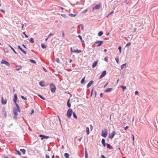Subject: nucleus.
<instances>
[{
    "instance_id": "obj_20",
    "label": "nucleus",
    "mask_w": 158,
    "mask_h": 158,
    "mask_svg": "<svg viewBox=\"0 0 158 158\" xmlns=\"http://www.w3.org/2000/svg\"><path fill=\"white\" fill-rule=\"evenodd\" d=\"M22 67V66L21 65L17 66H16L17 68L15 69V70L17 71L21 69Z\"/></svg>"
},
{
    "instance_id": "obj_15",
    "label": "nucleus",
    "mask_w": 158,
    "mask_h": 158,
    "mask_svg": "<svg viewBox=\"0 0 158 158\" xmlns=\"http://www.w3.org/2000/svg\"><path fill=\"white\" fill-rule=\"evenodd\" d=\"M39 85L42 87H44L45 86V85H44V82L43 81H41L39 83Z\"/></svg>"
},
{
    "instance_id": "obj_36",
    "label": "nucleus",
    "mask_w": 158,
    "mask_h": 158,
    "mask_svg": "<svg viewBox=\"0 0 158 158\" xmlns=\"http://www.w3.org/2000/svg\"><path fill=\"white\" fill-rule=\"evenodd\" d=\"M85 77H84V78H83L81 80V84H83V83H84V82H85Z\"/></svg>"
},
{
    "instance_id": "obj_17",
    "label": "nucleus",
    "mask_w": 158,
    "mask_h": 158,
    "mask_svg": "<svg viewBox=\"0 0 158 158\" xmlns=\"http://www.w3.org/2000/svg\"><path fill=\"white\" fill-rule=\"evenodd\" d=\"M126 65H127V64L126 63H125V64H122L121 66V69H123L124 68H125L126 67Z\"/></svg>"
},
{
    "instance_id": "obj_7",
    "label": "nucleus",
    "mask_w": 158,
    "mask_h": 158,
    "mask_svg": "<svg viewBox=\"0 0 158 158\" xmlns=\"http://www.w3.org/2000/svg\"><path fill=\"white\" fill-rule=\"evenodd\" d=\"M115 132L114 131H113L112 132L110 133L109 135V137L110 139H112L113 138Z\"/></svg>"
},
{
    "instance_id": "obj_60",
    "label": "nucleus",
    "mask_w": 158,
    "mask_h": 158,
    "mask_svg": "<svg viewBox=\"0 0 158 158\" xmlns=\"http://www.w3.org/2000/svg\"><path fill=\"white\" fill-rule=\"evenodd\" d=\"M58 7L60 8L62 10H63L64 9V8L58 6Z\"/></svg>"
},
{
    "instance_id": "obj_48",
    "label": "nucleus",
    "mask_w": 158,
    "mask_h": 158,
    "mask_svg": "<svg viewBox=\"0 0 158 158\" xmlns=\"http://www.w3.org/2000/svg\"><path fill=\"white\" fill-rule=\"evenodd\" d=\"M53 35L52 33H50L48 35V38H49L50 36H52Z\"/></svg>"
},
{
    "instance_id": "obj_52",
    "label": "nucleus",
    "mask_w": 158,
    "mask_h": 158,
    "mask_svg": "<svg viewBox=\"0 0 158 158\" xmlns=\"http://www.w3.org/2000/svg\"><path fill=\"white\" fill-rule=\"evenodd\" d=\"M87 11V9H86L85 10H84L82 12V13H85Z\"/></svg>"
},
{
    "instance_id": "obj_18",
    "label": "nucleus",
    "mask_w": 158,
    "mask_h": 158,
    "mask_svg": "<svg viewBox=\"0 0 158 158\" xmlns=\"http://www.w3.org/2000/svg\"><path fill=\"white\" fill-rule=\"evenodd\" d=\"M112 88H108L105 91V92H110L112 90Z\"/></svg>"
},
{
    "instance_id": "obj_26",
    "label": "nucleus",
    "mask_w": 158,
    "mask_h": 158,
    "mask_svg": "<svg viewBox=\"0 0 158 158\" xmlns=\"http://www.w3.org/2000/svg\"><path fill=\"white\" fill-rule=\"evenodd\" d=\"M86 131L87 135H88L89 133V128L88 127H87L86 128Z\"/></svg>"
},
{
    "instance_id": "obj_47",
    "label": "nucleus",
    "mask_w": 158,
    "mask_h": 158,
    "mask_svg": "<svg viewBox=\"0 0 158 158\" xmlns=\"http://www.w3.org/2000/svg\"><path fill=\"white\" fill-rule=\"evenodd\" d=\"M105 60L106 61H108V57H106L104 58Z\"/></svg>"
},
{
    "instance_id": "obj_9",
    "label": "nucleus",
    "mask_w": 158,
    "mask_h": 158,
    "mask_svg": "<svg viewBox=\"0 0 158 158\" xmlns=\"http://www.w3.org/2000/svg\"><path fill=\"white\" fill-rule=\"evenodd\" d=\"M2 103V104L5 105L6 104L7 102L6 99H4L3 97L2 98L1 100Z\"/></svg>"
},
{
    "instance_id": "obj_55",
    "label": "nucleus",
    "mask_w": 158,
    "mask_h": 158,
    "mask_svg": "<svg viewBox=\"0 0 158 158\" xmlns=\"http://www.w3.org/2000/svg\"><path fill=\"white\" fill-rule=\"evenodd\" d=\"M46 158H50L49 157V156L48 155H46Z\"/></svg>"
},
{
    "instance_id": "obj_57",
    "label": "nucleus",
    "mask_w": 158,
    "mask_h": 158,
    "mask_svg": "<svg viewBox=\"0 0 158 158\" xmlns=\"http://www.w3.org/2000/svg\"><path fill=\"white\" fill-rule=\"evenodd\" d=\"M90 129H91V130H92L93 129V126L92 125H90Z\"/></svg>"
},
{
    "instance_id": "obj_35",
    "label": "nucleus",
    "mask_w": 158,
    "mask_h": 158,
    "mask_svg": "<svg viewBox=\"0 0 158 158\" xmlns=\"http://www.w3.org/2000/svg\"><path fill=\"white\" fill-rule=\"evenodd\" d=\"M115 60L117 63L118 64L119 63V59H118V57H116L115 58Z\"/></svg>"
},
{
    "instance_id": "obj_27",
    "label": "nucleus",
    "mask_w": 158,
    "mask_h": 158,
    "mask_svg": "<svg viewBox=\"0 0 158 158\" xmlns=\"http://www.w3.org/2000/svg\"><path fill=\"white\" fill-rule=\"evenodd\" d=\"M20 151L23 154H24L25 152V150L24 149H21L20 150Z\"/></svg>"
},
{
    "instance_id": "obj_31",
    "label": "nucleus",
    "mask_w": 158,
    "mask_h": 158,
    "mask_svg": "<svg viewBox=\"0 0 158 158\" xmlns=\"http://www.w3.org/2000/svg\"><path fill=\"white\" fill-rule=\"evenodd\" d=\"M73 117L77 119V117L76 115V114L74 112H73Z\"/></svg>"
},
{
    "instance_id": "obj_51",
    "label": "nucleus",
    "mask_w": 158,
    "mask_h": 158,
    "mask_svg": "<svg viewBox=\"0 0 158 158\" xmlns=\"http://www.w3.org/2000/svg\"><path fill=\"white\" fill-rule=\"evenodd\" d=\"M138 94H139V93H138V92L137 91H135V94L138 95Z\"/></svg>"
},
{
    "instance_id": "obj_40",
    "label": "nucleus",
    "mask_w": 158,
    "mask_h": 158,
    "mask_svg": "<svg viewBox=\"0 0 158 158\" xmlns=\"http://www.w3.org/2000/svg\"><path fill=\"white\" fill-rule=\"evenodd\" d=\"M15 150L17 152V154H18V155H21V153L19 152V151L17 150Z\"/></svg>"
},
{
    "instance_id": "obj_12",
    "label": "nucleus",
    "mask_w": 158,
    "mask_h": 158,
    "mask_svg": "<svg viewBox=\"0 0 158 158\" xmlns=\"http://www.w3.org/2000/svg\"><path fill=\"white\" fill-rule=\"evenodd\" d=\"M101 6V3L96 5L95 7L93 8V9H99Z\"/></svg>"
},
{
    "instance_id": "obj_39",
    "label": "nucleus",
    "mask_w": 158,
    "mask_h": 158,
    "mask_svg": "<svg viewBox=\"0 0 158 158\" xmlns=\"http://www.w3.org/2000/svg\"><path fill=\"white\" fill-rule=\"evenodd\" d=\"M56 62L58 63H59L60 62L59 59L58 58H57L56 59Z\"/></svg>"
},
{
    "instance_id": "obj_2",
    "label": "nucleus",
    "mask_w": 158,
    "mask_h": 158,
    "mask_svg": "<svg viewBox=\"0 0 158 158\" xmlns=\"http://www.w3.org/2000/svg\"><path fill=\"white\" fill-rule=\"evenodd\" d=\"M73 110L70 108L69 109L67 112L66 115L69 118H70L71 116L73 113Z\"/></svg>"
},
{
    "instance_id": "obj_58",
    "label": "nucleus",
    "mask_w": 158,
    "mask_h": 158,
    "mask_svg": "<svg viewBox=\"0 0 158 158\" xmlns=\"http://www.w3.org/2000/svg\"><path fill=\"white\" fill-rule=\"evenodd\" d=\"M128 128V126H127L126 127H124V129L125 130H126Z\"/></svg>"
},
{
    "instance_id": "obj_8",
    "label": "nucleus",
    "mask_w": 158,
    "mask_h": 158,
    "mask_svg": "<svg viewBox=\"0 0 158 158\" xmlns=\"http://www.w3.org/2000/svg\"><path fill=\"white\" fill-rule=\"evenodd\" d=\"M1 63L2 64H5L6 65L8 66H9V65H10L9 63L8 62L4 60H2Z\"/></svg>"
},
{
    "instance_id": "obj_41",
    "label": "nucleus",
    "mask_w": 158,
    "mask_h": 158,
    "mask_svg": "<svg viewBox=\"0 0 158 158\" xmlns=\"http://www.w3.org/2000/svg\"><path fill=\"white\" fill-rule=\"evenodd\" d=\"M21 98L23 100H27V98H26L24 97L23 96H21Z\"/></svg>"
},
{
    "instance_id": "obj_62",
    "label": "nucleus",
    "mask_w": 158,
    "mask_h": 158,
    "mask_svg": "<svg viewBox=\"0 0 158 158\" xmlns=\"http://www.w3.org/2000/svg\"><path fill=\"white\" fill-rule=\"evenodd\" d=\"M13 51L16 54H17V53L15 52V50L14 49H13Z\"/></svg>"
},
{
    "instance_id": "obj_45",
    "label": "nucleus",
    "mask_w": 158,
    "mask_h": 158,
    "mask_svg": "<svg viewBox=\"0 0 158 158\" xmlns=\"http://www.w3.org/2000/svg\"><path fill=\"white\" fill-rule=\"evenodd\" d=\"M107 148H109L110 146V144H109L108 143L107 144Z\"/></svg>"
},
{
    "instance_id": "obj_32",
    "label": "nucleus",
    "mask_w": 158,
    "mask_h": 158,
    "mask_svg": "<svg viewBox=\"0 0 158 158\" xmlns=\"http://www.w3.org/2000/svg\"><path fill=\"white\" fill-rule=\"evenodd\" d=\"M29 41L31 43H33L34 42V40L33 39V38H31L30 40H29Z\"/></svg>"
},
{
    "instance_id": "obj_34",
    "label": "nucleus",
    "mask_w": 158,
    "mask_h": 158,
    "mask_svg": "<svg viewBox=\"0 0 158 158\" xmlns=\"http://www.w3.org/2000/svg\"><path fill=\"white\" fill-rule=\"evenodd\" d=\"M29 61L31 63L35 64H36V63L35 61L33 60H30Z\"/></svg>"
},
{
    "instance_id": "obj_21",
    "label": "nucleus",
    "mask_w": 158,
    "mask_h": 158,
    "mask_svg": "<svg viewBox=\"0 0 158 158\" xmlns=\"http://www.w3.org/2000/svg\"><path fill=\"white\" fill-rule=\"evenodd\" d=\"M73 52L77 53H79L81 52V50H76L73 51Z\"/></svg>"
},
{
    "instance_id": "obj_5",
    "label": "nucleus",
    "mask_w": 158,
    "mask_h": 158,
    "mask_svg": "<svg viewBox=\"0 0 158 158\" xmlns=\"http://www.w3.org/2000/svg\"><path fill=\"white\" fill-rule=\"evenodd\" d=\"M103 43L102 41H99L95 42V44L96 45L97 47L100 46Z\"/></svg>"
},
{
    "instance_id": "obj_59",
    "label": "nucleus",
    "mask_w": 158,
    "mask_h": 158,
    "mask_svg": "<svg viewBox=\"0 0 158 158\" xmlns=\"http://www.w3.org/2000/svg\"><path fill=\"white\" fill-rule=\"evenodd\" d=\"M34 113V110H31V114H32Z\"/></svg>"
},
{
    "instance_id": "obj_44",
    "label": "nucleus",
    "mask_w": 158,
    "mask_h": 158,
    "mask_svg": "<svg viewBox=\"0 0 158 158\" xmlns=\"http://www.w3.org/2000/svg\"><path fill=\"white\" fill-rule=\"evenodd\" d=\"M131 44V43H130V42H129L128 43H127V44L126 45V47L127 46H129Z\"/></svg>"
},
{
    "instance_id": "obj_38",
    "label": "nucleus",
    "mask_w": 158,
    "mask_h": 158,
    "mask_svg": "<svg viewBox=\"0 0 158 158\" xmlns=\"http://www.w3.org/2000/svg\"><path fill=\"white\" fill-rule=\"evenodd\" d=\"M38 96L40 97L41 98H42V99H43V100H45V98H44L43 97H42L41 95H40V94H38Z\"/></svg>"
},
{
    "instance_id": "obj_61",
    "label": "nucleus",
    "mask_w": 158,
    "mask_h": 158,
    "mask_svg": "<svg viewBox=\"0 0 158 158\" xmlns=\"http://www.w3.org/2000/svg\"><path fill=\"white\" fill-rule=\"evenodd\" d=\"M62 35L63 37L64 36V31H62Z\"/></svg>"
},
{
    "instance_id": "obj_16",
    "label": "nucleus",
    "mask_w": 158,
    "mask_h": 158,
    "mask_svg": "<svg viewBox=\"0 0 158 158\" xmlns=\"http://www.w3.org/2000/svg\"><path fill=\"white\" fill-rule=\"evenodd\" d=\"M98 62V61H95L92 64V67L94 68L97 65Z\"/></svg>"
},
{
    "instance_id": "obj_29",
    "label": "nucleus",
    "mask_w": 158,
    "mask_h": 158,
    "mask_svg": "<svg viewBox=\"0 0 158 158\" xmlns=\"http://www.w3.org/2000/svg\"><path fill=\"white\" fill-rule=\"evenodd\" d=\"M41 47L42 48L44 49V48H46L47 46L44 44H41Z\"/></svg>"
},
{
    "instance_id": "obj_6",
    "label": "nucleus",
    "mask_w": 158,
    "mask_h": 158,
    "mask_svg": "<svg viewBox=\"0 0 158 158\" xmlns=\"http://www.w3.org/2000/svg\"><path fill=\"white\" fill-rule=\"evenodd\" d=\"M17 98V96L16 94H15L14 95V98L13 99V101H14V102H15L16 106H18V105L16 103Z\"/></svg>"
},
{
    "instance_id": "obj_22",
    "label": "nucleus",
    "mask_w": 158,
    "mask_h": 158,
    "mask_svg": "<svg viewBox=\"0 0 158 158\" xmlns=\"http://www.w3.org/2000/svg\"><path fill=\"white\" fill-rule=\"evenodd\" d=\"M85 158H88V154L86 148H85Z\"/></svg>"
},
{
    "instance_id": "obj_43",
    "label": "nucleus",
    "mask_w": 158,
    "mask_h": 158,
    "mask_svg": "<svg viewBox=\"0 0 158 158\" xmlns=\"http://www.w3.org/2000/svg\"><path fill=\"white\" fill-rule=\"evenodd\" d=\"M23 34H24V35H25V37H26V38H27V37H28V36H27V35H26V34L25 32H23Z\"/></svg>"
},
{
    "instance_id": "obj_24",
    "label": "nucleus",
    "mask_w": 158,
    "mask_h": 158,
    "mask_svg": "<svg viewBox=\"0 0 158 158\" xmlns=\"http://www.w3.org/2000/svg\"><path fill=\"white\" fill-rule=\"evenodd\" d=\"M69 101H70V99H69L67 103V106L69 107H70L71 106V104L69 102Z\"/></svg>"
},
{
    "instance_id": "obj_50",
    "label": "nucleus",
    "mask_w": 158,
    "mask_h": 158,
    "mask_svg": "<svg viewBox=\"0 0 158 158\" xmlns=\"http://www.w3.org/2000/svg\"><path fill=\"white\" fill-rule=\"evenodd\" d=\"M9 46L10 47V48H11V49L13 50L14 49L12 47V46H11V45L10 44H9Z\"/></svg>"
},
{
    "instance_id": "obj_33",
    "label": "nucleus",
    "mask_w": 158,
    "mask_h": 158,
    "mask_svg": "<svg viewBox=\"0 0 158 158\" xmlns=\"http://www.w3.org/2000/svg\"><path fill=\"white\" fill-rule=\"evenodd\" d=\"M78 37L81 40V41L82 42H84V41L82 40V37L80 35H78Z\"/></svg>"
},
{
    "instance_id": "obj_30",
    "label": "nucleus",
    "mask_w": 158,
    "mask_h": 158,
    "mask_svg": "<svg viewBox=\"0 0 158 158\" xmlns=\"http://www.w3.org/2000/svg\"><path fill=\"white\" fill-rule=\"evenodd\" d=\"M103 34V32L102 31H100L99 32V33H98V35L100 36H101Z\"/></svg>"
},
{
    "instance_id": "obj_37",
    "label": "nucleus",
    "mask_w": 158,
    "mask_h": 158,
    "mask_svg": "<svg viewBox=\"0 0 158 158\" xmlns=\"http://www.w3.org/2000/svg\"><path fill=\"white\" fill-rule=\"evenodd\" d=\"M121 87L122 88L123 90V91L125 89H126V86H121Z\"/></svg>"
},
{
    "instance_id": "obj_13",
    "label": "nucleus",
    "mask_w": 158,
    "mask_h": 158,
    "mask_svg": "<svg viewBox=\"0 0 158 158\" xmlns=\"http://www.w3.org/2000/svg\"><path fill=\"white\" fill-rule=\"evenodd\" d=\"M93 81H90V82H89L87 85V88H89V87L93 84Z\"/></svg>"
},
{
    "instance_id": "obj_63",
    "label": "nucleus",
    "mask_w": 158,
    "mask_h": 158,
    "mask_svg": "<svg viewBox=\"0 0 158 158\" xmlns=\"http://www.w3.org/2000/svg\"><path fill=\"white\" fill-rule=\"evenodd\" d=\"M101 157L102 158H106L105 156H104V155H102L101 156Z\"/></svg>"
},
{
    "instance_id": "obj_46",
    "label": "nucleus",
    "mask_w": 158,
    "mask_h": 158,
    "mask_svg": "<svg viewBox=\"0 0 158 158\" xmlns=\"http://www.w3.org/2000/svg\"><path fill=\"white\" fill-rule=\"evenodd\" d=\"M118 49L119 50L120 53L121 52V47H120V46L118 48Z\"/></svg>"
},
{
    "instance_id": "obj_1",
    "label": "nucleus",
    "mask_w": 158,
    "mask_h": 158,
    "mask_svg": "<svg viewBox=\"0 0 158 158\" xmlns=\"http://www.w3.org/2000/svg\"><path fill=\"white\" fill-rule=\"evenodd\" d=\"M16 106V107H14L13 109V112L14 114L15 115V118L18 114V112L19 113L20 112V110L19 105H18V106Z\"/></svg>"
},
{
    "instance_id": "obj_56",
    "label": "nucleus",
    "mask_w": 158,
    "mask_h": 158,
    "mask_svg": "<svg viewBox=\"0 0 158 158\" xmlns=\"http://www.w3.org/2000/svg\"><path fill=\"white\" fill-rule=\"evenodd\" d=\"M0 10L2 12H3V13H5V11L3 10L2 9Z\"/></svg>"
},
{
    "instance_id": "obj_64",
    "label": "nucleus",
    "mask_w": 158,
    "mask_h": 158,
    "mask_svg": "<svg viewBox=\"0 0 158 158\" xmlns=\"http://www.w3.org/2000/svg\"><path fill=\"white\" fill-rule=\"evenodd\" d=\"M103 94L102 93H101L100 94V96L101 97H102Z\"/></svg>"
},
{
    "instance_id": "obj_23",
    "label": "nucleus",
    "mask_w": 158,
    "mask_h": 158,
    "mask_svg": "<svg viewBox=\"0 0 158 158\" xmlns=\"http://www.w3.org/2000/svg\"><path fill=\"white\" fill-rule=\"evenodd\" d=\"M2 111L4 113V116L5 117H6V112L5 110V109L4 108L2 110Z\"/></svg>"
},
{
    "instance_id": "obj_49",
    "label": "nucleus",
    "mask_w": 158,
    "mask_h": 158,
    "mask_svg": "<svg viewBox=\"0 0 158 158\" xmlns=\"http://www.w3.org/2000/svg\"><path fill=\"white\" fill-rule=\"evenodd\" d=\"M9 46L10 47V48H11V49L13 50L14 49L12 47V46H11V45L10 44H9Z\"/></svg>"
},
{
    "instance_id": "obj_11",
    "label": "nucleus",
    "mask_w": 158,
    "mask_h": 158,
    "mask_svg": "<svg viewBox=\"0 0 158 158\" xmlns=\"http://www.w3.org/2000/svg\"><path fill=\"white\" fill-rule=\"evenodd\" d=\"M106 74V71L105 70L102 73V74L100 76V79H101L102 78V77H103Z\"/></svg>"
},
{
    "instance_id": "obj_3",
    "label": "nucleus",
    "mask_w": 158,
    "mask_h": 158,
    "mask_svg": "<svg viewBox=\"0 0 158 158\" xmlns=\"http://www.w3.org/2000/svg\"><path fill=\"white\" fill-rule=\"evenodd\" d=\"M50 88L51 91L52 93L55 92L56 91V87L55 85L51 83L50 85Z\"/></svg>"
},
{
    "instance_id": "obj_14",
    "label": "nucleus",
    "mask_w": 158,
    "mask_h": 158,
    "mask_svg": "<svg viewBox=\"0 0 158 158\" xmlns=\"http://www.w3.org/2000/svg\"><path fill=\"white\" fill-rule=\"evenodd\" d=\"M18 48L19 49H20V50L23 52L25 54H26V52L24 51L21 47L19 45L18 46Z\"/></svg>"
},
{
    "instance_id": "obj_28",
    "label": "nucleus",
    "mask_w": 158,
    "mask_h": 158,
    "mask_svg": "<svg viewBox=\"0 0 158 158\" xmlns=\"http://www.w3.org/2000/svg\"><path fill=\"white\" fill-rule=\"evenodd\" d=\"M77 14H69V15L71 17H75V16Z\"/></svg>"
},
{
    "instance_id": "obj_19",
    "label": "nucleus",
    "mask_w": 158,
    "mask_h": 158,
    "mask_svg": "<svg viewBox=\"0 0 158 158\" xmlns=\"http://www.w3.org/2000/svg\"><path fill=\"white\" fill-rule=\"evenodd\" d=\"M102 143L104 147L105 146L106 144L105 143V141L104 139H102Z\"/></svg>"
},
{
    "instance_id": "obj_25",
    "label": "nucleus",
    "mask_w": 158,
    "mask_h": 158,
    "mask_svg": "<svg viewBox=\"0 0 158 158\" xmlns=\"http://www.w3.org/2000/svg\"><path fill=\"white\" fill-rule=\"evenodd\" d=\"M64 156L65 158H69V154L68 153H65L64 154Z\"/></svg>"
},
{
    "instance_id": "obj_10",
    "label": "nucleus",
    "mask_w": 158,
    "mask_h": 158,
    "mask_svg": "<svg viewBox=\"0 0 158 158\" xmlns=\"http://www.w3.org/2000/svg\"><path fill=\"white\" fill-rule=\"evenodd\" d=\"M39 136L41 137V139L42 140H43L44 139H48L49 138V137L48 136H45L42 135H40Z\"/></svg>"
},
{
    "instance_id": "obj_42",
    "label": "nucleus",
    "mask_w": 158,
    "mask_h": 158,
    "mask_svg": "<svg viewBox=\"0 0 158 158\" xmlns=\"http://www.w3.org/2000/svg\"><path fill=\"white\" fill-rule=\"evenodd\" d=\"M80 26L81 27L82 30H84V27H83V25L82 24H80Z\"/></svg>"
},
{
    "instance_id": "obj_54",
    "label": "nucleus",
    "mask_w": 158,
    "mask_h": 158,
    "mask_svg": "<svg viewBox=\"0 0 158 158\" xmlns=\"http://www.w3.org/2000/svg\"><path fill=\"white\" fill-rule=\"evenodd\" d=\"M132 140H133V141H134V135L133 134H132Z\"/></svg>"
},
{
    "instance_id": "obj_4",
    "label": "nucleus",
    "mask_w": 158,
    "mask_h": 158,
    "mask_svg": "<svg viewBox=\"0 0 158 158\" xmlns=\"http://www.w3.org/2000/svg\"><path fill=\"white\" fill-rule=\"evenodd\" d=\"M107 135V130L106 129H104V130H103L102 131V136L106 138Z\"/></svg>"
},
{
    "instance_id": "obj_53",
    "label": "nucleus",
    "mask_w": 158,
    "mask_h": 158,
    "mask_svg": "<svg viewBox=\"0 0 158 158\" xmlns=\"http://www.w3.org/2000/svg\"><path fill=\"white\" fill-rule=\"evenodd\" d=\"M114 12L113 11H112L108 15H109L112 14H113L114 13Z\"/></svg>"
}]
</instances>
